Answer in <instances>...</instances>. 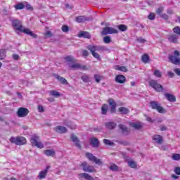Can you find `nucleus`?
I'll return each instance as SVG.
<instances>
[{
  "label": "nucleus",
  "instance_id": "1",
  "mask_svg": "<svg viewBox=\"0 0 180 180\" xmlns=\"http://www.w3.org/2000/svg\"><path fill=\"white\" fill-rule=\"evenodd\" d=\"M12 25L13 27H16V30L22 32V33H25V34H28L29 36H31V37H34V39L37 37V35L31 32L30 30L23 27V25H22V22H20L19 20H13L12 21Z\"/></svg>",
  "mask_w": 180,
  "mask_h": 180
},
{
  "label": "nucleus",
  "instance_id": "2",
  "mask_svg": "<svg viewBox=\"0 0 180 180\" xmlns=\"http://www.w3.org/2000/svg\"><path fill=\"white\" fill-rule=\"evenodd\" d=\"M87 49L91 53L93 57H94L97 60H101V56L99 55V53L95 51H98L99 53H101V51H105V47L96 45H89L87 46Z\"/></svg>",
  "mask_w": 180,
  "mask_h": 180
},
{
  "label": "nucleus",
  "instance_id": "3",
  "mask_svg": "<svg viewBox=\"0 0 180 180\" xmlns=\"http://www.w3.org/2000/svg\"><path fill=\"white\" fill-rule=\"evenodd\" d=\"M180 52L178 50L174 51L173 55H169L168 59L172 63V64H174V65H180Z\"/></svg>",
  "mask_w": 180,
  "mask_h": 180
},
{
  "label": "nucleus",
  "instance_id": "4",
  "mask_svg": "<svg viewBox=\"0 0 180 180\" xmlns=\"http://www.w3.org/2000/svg\"><path fill=\"white\" fill-rule=\"evenodd\" d=\"M30 143L32 146L37 148H43V147H44L41 141H40V138L37 135H33L31 137Z\"/></svg>",
  "mask_w": 180,
  "mask_h": 180
},
{
  "label": "nucleus",
  "instance_id": "5",
  "mask_svg": "<svg viewBox=\"0 0 180 180\" xmlns=\"http://www.w3.org/2000/svg\"><path fill=\"white\" fill-rule=\"evenodd\" d=\"M11 143H13L14 144H16V146H23L24 144H26L27 141L26 138L23 136H17V137H11L10 139Z\"/></svg>",
  "mask_w": 180,
  "mask_h": 180
},
{
  "label": "nucleus",
  "instance_id": "6",
  "mask_svg": "<svg viewBox=\"0 0 180 180\" xmlns=\"http://www.w3.org/2000/svg\"><path fill=\"white\" fill-rule=\"evenodd\" d=\"M82 167L83 171L84 172H89L90 174L96 172V169L93 165H89L86 162H84L80 165Z\"/></svg>",
  "mask_w": 180,
  "mask_h": 180
},
{
  "label": "nucleus",
  "instance_id": "7",
  "mask_svg": "<svg viewBox=\"0 0 180 180\" xmlns=\"http://www.w3.org/2000/svg\"><path fill=\"white\" fill-rule=\"evenodd\" d=\"M149 85L151 88H153L156 92H162V91H164L162 85L158 84L155 80H150L149 82Z\"/></svg>",
  "mask_w": 180,
  "mask_h": 180
},
{
  "label": "nucleus",
  "instance_id": "8",
  "mask_svg": "<svg viewBox=\"0 0 180 180\" xmlns=\"http://www.w3.org/2000/svg\"><path fill=\"white\" fill-rule=\"evenodd\" d=\"M117 33H119V31L112 27H105L101 32L103 36H106V34H117Z\"/></svg>",
  "mask_w": 180,
  "mask_h": 180
},
{
  "label": "nucleus",
  "instance_id": "9",
  "mask_svg": "<svg viewBox=\"0 0 180 180\" xmlns=\"http://www.w3.org/2000/svg\"><path fill=\"white\" fill-rule=\"evenodd\" d=\"M150 105L152 109L158 110L159 113H165V110H164V108L161 106V104L158 103L157 101H150Z\"/></svg>",
  "mask_w": 180,
  "mask_h": 180
},
{
  "label": "nucleus",
  "instance_id": "10",
  "mask_svg": "<svg viewBox=\"0 0 180 180\" xmlns=\"http://www.w3.org/2000/svg\"><path fill=\"white\" fill-rule=\"evenodd\" d=\"M86 157L90 161H93V162H95V164H97V165H102V164H103V162H102V160H101V159H98L92 153H86Z\"/></svg>",
  "mask_w": 180,
  "mask_h": 180
},
{
  "label": "nucleus",
  "instance_id": "11",
  "mask_svg": "<svg viewBox=\"0 0 180 180\" xmlns=\"http://www.w3.org/2000/svg\"><path fill=\"white\" fill-rule=\"evenodd\" d=\"M17 115L18 117H26L29 115V109L26 108H20L18 110Z\"/></svg>",
  "mask_w": 180,
  "mask_h": 180
},
{
  "label": "nucleus",
  "instance_id": "12",
  "mask_svg": "<svg viewBox=\"0 0 180 180\" xmlns=\"http://www.w3.org/2000/svg\"><path fill=\"white\" fill-rule=\"evenodd\" d=\"M108 103L110 107V112L115 113V112H116V101L113 98H109Z\"/></svg>",
  "mask_w": 180,
  "mask_h": 180
},
{
  "label": "nucleus",
  "instance_id": "13",
  "mask_svg": "<svg viewBox=\"0 0 180 180\" xmlns=\"http://www.w3.org/2000/svg\"><path fill=\"white\" fill-rule=\"evenodd\" d=\"M50 168H51V166L47 165L44 170H42L39 172V174L38 175L39 179H44V178H46V176H47V172H49V169Z\"/></svg>",
  "mask_w": 180,
  "mask_h": 180
},
{
  "label": "nucleus",
  "instance_id": "14",
  "mask_svg": "<svg viewBox=\"0 0 180 180\" xmlns=\"http://www.w3.org/2000/svg\"><path fill=\"white\" fill-rule=\"evenodd\" d=\"M130 127L135 129L136 130H140V129H143V123L142 122H131L129 123Z\"/></svg>",
  "mask_w": 180,
  "mask_h": 180
},
{
  "label": "nucleus",
  "instance_id": "15",
  "mask_svg": "<svg viewBox=\"0 0 180 180\" xmlns=\"http://www.w3.org/2000/svg\"><path fill=\"white\" fill-rule=\"evenodd\" d=\"M75 20L77 23H84V22L89 20V18L84 15H79L76 17Z\"/></svg>",
  "mask_w": 180,
  "mask_h": 180
},
{
  "label": "nucleus",
  "instance_id": "16",
  "mask_svg": "<svg viewBox=\"0 0 180 180\" xmlns=\"http://www.w3.org/2000/svg\"><path fill=\"white\" fill-rule=\"evenodd\" d=\"M115 82L118 84H124L126 82V77L122 75H118L115 77Z\"/></svg>",
  "mask_w": 180,
  "mask_h": 180
},
{
  "label": "nucleus",
  "instance_id": "17",
  "mask_svg": "<svg viewBox=\"0 0 180 180\" xmlns=\"http://www.w3.org/2000/svg\"><path fill=\"white\" fill-rule=\"evenodd\" d=\"M63 124H65V126H67V127H69L72 130H75V129H76L77 127V125H75V124H72L71 121H68L67 120H65L63 121Z\"/></svg>",
  "mask_w": 180,
  "mask_h": 180
},
{
  "label": "nucleus",
  "instance_id": "18",
  "mask_svg": "<svg viewBox=\"0 0 180 180\" xmlns=\"http://www.w3.org/2000/svg\"><path fill=\"white\" fill-rule=\"evenodd\" d=\"M78 176L79 178H84V179L87 180H95V179L88 173H80L78 174Z\"/></svg>",
  "mask_w": 180,
  "mask_h": 180
},
{
  "label": "nucleus",
  "instance_id": "19",
  "mask_svg": "<svg viewBox=\"0 0 180 180\" xmlns=\"http://www.w3.org/2000/svg\"><path fill=\"white\" fill-rule=\"evenodd\" d=\"M54 130L56 131V133H60V134L63 133H67V128L63 126H57Z\"/></svg>",
  "mask_w": 180,
  "mask_h": 180
},
{
  "label": "nucleus",
  "instance_id": "20",
  "mask_svg": "<svg viewBox=\"0 0 180 180\" xmlns=\"http://www.w3.org/2000/svg\"><path fill=\"white\" fill-rule=\"evenodd\" d=\"M168 40L170 43H178V35L175 34H170L168 37Z\"/></svg>",
  "mask_w": 180,
  "mask_h": 180
},
{
  "label": "nucleus",
  "instance_id": "21",
  "mask_svg": "<svg viewBox=\"0 0 180 180\" xmlns=\"http://www.w3.org/2000/svg\"><path fill=\"white\" fill-rule=\"evenodd\" d=\"M90 144L92 147L98 148V147H99V140L96 138H91L90 140Z\"/></svg>",
  "mask_w": 180,
  "mask_h": 180
},
{
  "label": "nucleus",
  "instance_id": "22",
  "mask_svg": "<svg viewBox=\"0 0 180 180\" xmlns=\"http://www.w3.org/2000/svg\"><path fill=\"white\" fill-rule=\"evenodd\" d=\"M69 68L70 70H79L81 68V64L72 62L69 63Z\"/></svg>",
  "mask_w": 180,
  "mask_h": 180
},
{
  "label": "nucleus",
  "instance_id": "23",
  "mask_svg": "<svg viewBox=\"0 0 180 180\" xmlns=\"http://www.w3.org/2000/svg\"><path fill=\"white\" fill-rule=\"evenodd\" d=\"M44 154L47 157H56V151L53 150L47 149L44 151Z\"/></svg>",
  "mask_w": 180,
  "mask_h": 180
},
{
  "label": "nucleus",
  "instance_id": "24",
  "mask_svg": "<svg viewBox=\"0 0 180 180\" xmlns=\"http://www.w3.org/2000/svg\"><path fill=\"white\" fill-rule=\"evenodd\" d=\"M165 98L169 101V102H176V98H175V96L172 94H169L168 93L165 94Z\"/></svg>",
  "mask_w": 180,
  "mask_h": 180
},
{
  "label": "nucleus",
  "instance_id": "25",
  "mask_svg": "<svg viewBox=\"0 0 180 180\" xmlns=\"http://www.w3.org/2000/svg\"><path fill=\"white\" fill-rule=\"evenodd\" d=\"M78 36L79 37H84V39H91V34L88 32L85 31H81L79 34Z\"/></svg>",
  "mask_w": 180,
  "mask_h": 180
},
{
  "label": "nucleus",
  "instance_id": "26",
  "mask_svg": "<svg viewBox=\"0 0 180 180\" xmlns=\"http://www.w3.org/2000/svg\"><path fill=\"white\" fill-rule=\"evenodd\" d=\"M56 79H58V81H59V82H60V84H63V85H68V82L67 81V79H65V78L62 77L61 76L56 75Z\"/></svg>",
  "mask_w": 180,
  "mask_h": 180
},
{
  "label": "nucleus",
  "instance_id": "27",
  "mask_svg": "<svg viewBox=\"0 0 180 180\" xmlns=\"http://www.w3.org/2000/svg\"><path fill=\"white\" fill-rule=\"evenodd\" d=\"M153 139L157 144H162V136H161V135H154Z\"/></svg>",
  "mask_w": 180,
  "mask_h": 180
},
{
  "label": "nucleus",
  "instance_id": "28",
  "mask_svg": "<svg viewBox=\"0 0 180 180\" xmlns=\"http://www.w3.org/2000/svg\"><path fill=\"white\" fill-rule=\"evenodd\" d=\"M105 126L106 129H108L109 130H113V129L116 127L117 124L115 122H106Z\"/></svg>",
  "mask_w": 180,
  "mask_h": 180
},
{
  "label": "nucleus",
  "instance_id": "29",
  "mask_svg": "<svg viewBox=\"0 0 180 180\" xmlns=\"http://www.w3.org/2000/svg\"><path fill=\"white\" fill-rule=\"evenodd\" d=\"M118 110L121 115H127L130 110L126 107H120Z\"/></svg>",
  "mask_w": 180,
  "mask_h": 180
},
{
  "label": "nucleus",
  "instance_id": "30",
  "mask_svg": "<svg viewBox=\"0 0 180 180\" xmlns=\"http://www.w3.org/2000/svg\"><path fill=\"white\" fill-rule=\"evenodd\" d=\"M71 139L75 143V146L77 147H81V145L79 144V140H78V138L75 134L71 135Z\"/></svg>",
  "mask_w": 180,
  "mask_h": 180
},
{
  "label": "nucleus",
  "instance_id": "31",
  "mask_svg": "<svg viewBox=\"0 0 180 180\" xmlns=\"http://www.w3.org/2000/svg\"><path fill=\"white\" fill-rule=\"evenodd\" d=\"M26 4H27V3L24 2V3L18 4L14 6V8H15V9H16V11L23 9L25 8V5H26Z\"/></svg>",
  "mask_w": 180,
  "mask_h": 180
},
{
  "label": "nucleus",
  "instance_id": "32",
  "mask_svg": "<svg viewBox=\"0 0 180 180\" xmlns=\"http://www.w3.org/2000/svg\"><path fill=\"white\" fill-rule=\"evenodd\" d=\"M142 61L144 64H147L150 61V56L147 53H145L142 56Z\"/></svg>",
  "mask_w": 180,
  "mask_h": 180
},
{
  "label": "nucleus",
  "instance_id": "33",
  "mask_svg": "<svg viewBox=\"0 0 180 180\" xmlns=\"http://www.w3.org/2000/svg\"><path fill=\"white\" fill-rule=\"evenodd\" d=\"M81 79L83 81V82H91V77L86 75L82 76Z\"/></svg>",
  "mask_w": 180,
  "mask_h": 180
},
{
  "label": "nucleus",
  "instance_id": "34",
  "mask_svg": "<svg viewBox=\"0 0 180 180\" xmlns=\"http://www.w3.org/2000/svg\"><path fill=\"white\" fill-rule=\"evenodd\" d=\"M119 127L121 130H122V132L129 133V128H127L124 124H120Z\"/></svg>",
  "mask_w": 180,
  "mask_h": 180
},
{
  "label": "nucleus",
  "instance_id": "35",
  "mask_svg": "<svg viewBox=\"0 0 180 180\" xmlns=\"http://www.w3.org/2000/svg\"><path fill=\"white\" fill-rule=\"evenodd\" d=\"M128 165L131 168H137V163L133 160L128 161Z\"/></svg>",
  "mask_w": 180,
  "mask_h": 180
},
{
  "label": "nucleus",
  "instance_id": "36",
  "mask_svg": "<svg viewBox=\"0 0 180 180\" xmlns=\"http://www.w3.org/2000/svg\"><path fill=\"white\" fill-rule=\"evenodd\" d=\"M108 106L106 104H103L101 107V110H102V114L103 115H106V113L108 112Z\"/></svg>",
  "mask_w": 180,
  "mask_h": 180
},
{
  "label": "nucleus",
  "instance_id": "37",
  "mask_svg": "<svg viewBox=\"0 0 180 180\" xmlns=\"http://www.w3.org/2000/svg\"><path fill=\"white\" fill-rule=\"evenodd\" d=\"M115 70H118V71H122L123 72H126L127 71V68L124 66H115Z\"/></svg>",
  "mask_w": 180,
  "mask_h": 180
},
{
  "label": "nucleus",
  "instance_id": "38",
  "mask_svg": "<svg viewBox=\"0 0 180 180\" xmlns=\"http://www.w3.org/2000/svg\"><path fill=\"white\" fill-rule=\"evenodd\" d=\"M50 94L52 96H55V98H58L59 96H61V94H60V92L57 91H50Z\"/></svg>",
  "mask_w": 180,
  "mask_h": 180
},
{
  "label": "nucleus",
  "instance_id": "39",
  "mask_svg": "<svg viewBox=\"0 0 180 180\" xmlns=\"http://www.w3.org/2000/svg\"><path fill=\"white\" fill-rule=\"evenodd\" d=\"M172 160L174 161H179L180 160V154L178 153H174L172 156Z\"/></svg>",
  "mask_w": 180,
  "mask_h": 180
},
{
  "label": "nucleus",
  "instance_id": "40",
  "mask_svg": "<svg viewBox=\"0 0 180 180\" xmlns=\"http://www.w3.org/2000/svg\"><path fill=\"white\" fill-rule=\"evenodd\" d=\"M103 78V77H102L101 75H94V79L96 82H97L98 84H99V82H101V80Z\"/></svg>",
  "mask_w": 180,
  "mask_h": 180
},
{
  "label": "nucleus",
  "instance_id": "41",
  "mask_svg": "<svg viewBox=\"0 0 180 180\" xmlns=\"http://www.w3.org/2000/svg\"><path fill=\"white\" fill-rule=\"evenodd\" d=\"M118 29L121 32H126V30H127V27L124 25H118Z\"/></svg>",
  "mask_w": 180,
  "mask_h": 180
},
{
  "label": "nucleus",
  "instance_id": "42",
  "mask_svg": "<svg viewBox=\"0 0 180 180\" xmlns=\"http://www.w3.org/2000/svg\"><path fill=\"white\" fill-rule=\"evenodd\" d=\"M65 61H68V63H75V59L72 58V56H67L65 58Z\"/></svg>",
  "mask_w": 180,
  "mask_h": 180
},
{
  "label": "nucleus",
  "instance_id": "43",
  "mask_svg": "<svg viewBox=\"0 0 180 180\" xmlns=\"http://www.w3.org/2000/svg\"><path fill=\"white\" fill-rule=\"evenodd\" d=\"M109 168L111 171H117L119 169V167L115 164L111 165V166H110Z\"/></svg>",
  "mask_w": 180,
  "mask_h": 180
},
{
  "label": "nucleus",
  "instance_id": "44",
  "mask_svg": "<svg viewBox=\"0 0 180 180\" xmlns=\"http://www.w3.org/2000/svg\"><path fill=\"white\" fill-rule=\"evenodd\" d=\"M103 41L104 43H105L106 44H109V43H110L112 41V39H110V37L109 36H106L103 38Z\"/></svg>",
  "mask_w": 180,
  "mask_h": 180
},
{
  "label": "nucleus",
  "instance_id": "45",
  "mask_svg": "<svg viewBox=\"0 0 180 180\" xmlns=\"http://www.w3.org/2000/svg\"><path fill=\"white\" fill-rule=\"evenodd\" d=\"M5 50L4 49H1L0 50V60H4L5 58Z\"/></svg>",
  "mask_w": 180,
  "mask_h": 180
},
{
  "label": "nucleus",
  "instance_id": "46",
  "mask_svg": "<svg viewBox=\"0 0 180 180\" xmlns=\"http://www.w3.org/2000/svg\"><path fill=\"white\" fill-rule=\"evenodd\" d=\"M153 74L155 75V77H158V78H161L162 77L161 71L158 70H155Z\"/></svg>",
  "mask_w": 180,
  "mask_h": 180
},
{
  "label": "nucleus",
  "instance_id": "47",
  "mask_svg": "<svg viewBox=\"0 0 180 180\" xmlns=\"http://www.w3.org/2000/svg\"><path fill=\"white\" fill-rule=\"evenodd\" d=\"M103 143L104 144H105L106 146H113L114 143L108 140V139H104L103 140Z\"/></svg>",
  "mask_w": 180,
  "mask_h": 180
},
{
  "label": "nucleus",
  "instance_id": "48",
  "mask_svg": "<svg viewBox=\"0 0 180 180\" xmlns=\"http://www.w3.org/2000/svg\"><path fill=\"white\" fill-rule=\"evenodd\" d=\"M174 33H176V34H179L180 36V27H176L173 29Z\"/></svg>",
  "mask_w": 180,
  "mask_h": 180
},
{
  "label": "nucleus",
  "instance_id": "49",
  "mask_svg": "<svg viewBox=\"0 0 180 180\" xmlns=\"http://www.w3.org/2000/svg\"><path fill=\"white\" fill-rule=\"evenodd\" d=\"M163 11H164V7H160V8H158L156 10V13H157L158 15H161V13H162Z\"/></svg>",
  "mask_w": 180,
  "mask_h": 180
},
{
  "label": "nucleus",
  "instance_id": "50",
  "mask_svg": "<svg viewBox=\"0 0 180 180\" xmlns=\"http://www.w3.org/2000/svg\"><path fill=\"white\" fill-rule=\"evenodd\" d=\"M148 18L150 20H154V19H155V14H154V13H150Z\"/></svg>",
  "mask_w": 180,
  "mask_h": 180
},
{
  "label": "nucleus",
  "instance_id": "51",
  "mask_svg": "<svg viewBox=\"0 0 180 180\" xmlns=\"http://www.w3.org/2000/svg\"><path fill=\"white\" fill-rule=\"evenodd\" d=\"M62 30L65 32L67 33V32H68V30H70V27L67 25H63L62 26Z\"/></svg>",
  "mask_w": 180,
  "mask_h": 180
},
{
  "label": "nucleus",
  "instance_id": "52",
  "mask_svg": "<svg viewBox=\"0 0 180 180\" xmlns=\"http://www.w3.org/2000/svg\"><path fill=\"white\" fill-rule=\"evenodd\" d=\"M44 34L45 37H51L53 36V34L50 31H47Z\"/></svg>",
  "mask_w": 180,
  "mask_h": 180
},
{
  "label": "nucleus",
  "instance_id": "53",
  "mask_svg": "<svg viewBox=\"0 0 180 180\" xmlns=\"http://www.w3.org/2000/svg\"><path fill=\"white\" fill-rule=\"evenodd\" d=\"M82 56L83 57H88V56H89V53L88 52V51L84 50L83 51Z\"/></svg>",
  "mask_w": 180,
  "mask_h": 180
},
{
  "label": "nucleus",
  "instance_id": "54",
  "mask_svg": "<svg viewBox=\"0 0 180 180\" xmlns=\"http://www.w3.org/2000/svg\"><path fill=\"white\" fill-rule=\"evenodd\" d=\"M79 70H83V71H88L89 68L86 65H81Z\"/></svg>",
  "mask_w": 180,
  "mask_h": 180
},
{
  "label": "nucleus",
  "instance_id": "55",
  "mask_svg": "<svg viewBox=\"0 0 180 180\" xmlns=\"http://www.w3.org/2000/svg\"><path fill=\"white\" fill-rule=\"evenodd\" d=\"M174 172L175 174H176V175H180V167H176L174 169Z\"/></svg>",
  "mask_w": 180,
  "mask_h": 180
},
{
  "label": "nucleus",
  "instance_id": "56",
  "mask_svg": "<svg viewBox=\"0 0 180 180\" xmlns=\"http://www.w3.org/2000/svg\"><path fill=\"white\" fill-rule=\"evenodd\" d=\"M13 60H19V58H20V57L18 54H14V55H13Z\"/></svg>",
  "mask_w": 180,
  "mask_h": 180
},
{
  "label": "nucleus",
  "instance_id": "57",
  "mask_svg": "<svg viewBox=\"0 0 180 180\" xmlns=\"http://www.w3.org/2000/svg\"><path fill=\"white\" fill-rule=\"evenodd\" d=\"M175 74H176V75H179L180 77V69L179 68H176L174 70Z\"/></svg>",
  "mask_w": 180,
  "mask_h": 180
},
{
  "label": "nucleus",
  "instance_id": "58",
  "mask_svg": "<svg viewBox=\"0 0 180 180\" xmlns=\"http://www.w3.org/2000/svg\"><path fill=\"white\" fill-rule=\"evenodd\" d=\"M38 110L39 112H44V108L43 107V105H39Z\"/></svg>",
  "mask_w": 180,
  "mask_h": 180
},
{
  "label": "nucleus",
  "instance_id": "59",
  "mask_svg": "<svg viewBox=\"0 0 180 180\" xmlns=\"http://www.w3.org/2000/svg\"><path fill=\"white\" fill-rule=\"evenodd\" d=\"M25 6L28 11H33V7L30 4H27Z\"/></svg>",
  "mask_w": 180,
  "mask_h": 180
},
{
  "label": "nucleus",
  "instance_id": "60",
  "mask_svg": "<svg viewBox=\"0 0 180 180\" xmlns=\"http://www.w3.org/2000/svg\"><path fill=\"white\" fill-rule=\"evenodd\" d=\"M160 18H163V19L168 20V15L167 14H161Z\"/></svg>",
  "mask_w": 180,
  "mask_h": 180
},
{
  "label": "nucleus",
  "instance_id": "61",
  "mask_svg": "<svg viewBox=\"0 0 180 180\" xmlns=\"http://www.w3.org/2000/svg\"><path fill=\"white\" fill-rule=\"evenodd\" d=\"M137 41L139 42V43H144L146 41V39H143V38H138L137 39Z\"/></svg>",
  "mask_w": 180,
  "mask_h": 180
},
{
  "label": "nucleus",
  "instance_id": "62",
  "mask_svg": "<svg viewBox=\"0 0 180 180\" xmlns=\"http://www.w3.org/2000/svg\"><path fill=\"white\" fill-rule=\"evenodd\" d=\"M168 75L170 78H172V77H174L175 74L172 72H168Z\"/></svg>",
  "mask_w": 180,
  "mask_h": 180
},
{
  "label": "nucleus",
  "instance_id": "63",
  "mask_svg": "<svg viewBox=\"0 0 180 180\" xmlns=\"http://www.w3.org/2000/svg\"><path fill=\"white\" fill-rule=\"evenodd\" d=\"M146 120H147L148 122H150V123H153V122H154V121L153 120V119H151V117H146Z\"/></svg>",
  "mask_w": 180,
  "mask_h": 180
},
{
  "label": "nucleus",
  "instance_id": "64",
  "mask_svg": "<svg viewBox=\"0 0 180 180\" xmlns=\"http://www.w3.org/2000/svg\"><path fill=\"white\" fill-rule=\"evenodd\" d=\"M160 130H161V131H164L167 130V127H165V126H162V127H160Z\"/></svg>",
  "mask_w": 180,
  "mask_h": 180
}]
</instances>
